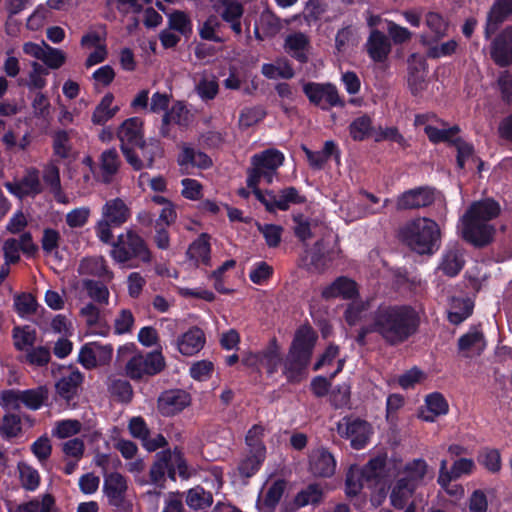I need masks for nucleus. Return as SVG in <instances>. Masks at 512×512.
Returning <instances> with one entry per match:
<instances>
[{
	"mask_svg": "<svg viewBox=\"0 0 512 512\" xmlns=\"http://www.w3.org/2000/svg\"><path fill=\"white\" fill-rule=\"evenodd\" d=\"M501 205L492 197L473 201L459 219L458 233L463 241L481 249L489 246L496 234L491 221L501 214Z\"/></svg>",
	"mask_w": 512,
	"mask_h": 512,
	"instance_id": "1",
	"label": "nucleus"
},
{
	"mask_svg": "<svg viewBox=\"0 0 512 512\" xmlns=\"http://www.w3.org/2000/svg\"><path fill=\"white\" fill-rule=\"evenodd\" d=\"M373 313L381 338L390 346L406 342L420 326L419 313L409 304L382 303Z\"/></svg>",
	"mask_w": 512,
	"mask_h": 512,
	"instance_id": "2",
	"label": "nucleus"
},
{
	"mask_svg": "<svg viewBox=\"0 0 512 512\" xmlns=\"http://www.w3.org/2000/svg\"><path fill=\"white\" fill-rule=\"evenodd\" d=\"M111 246L110 257L122 268L134 269L148 265L153 260V253L146 240L133 228H128L107 243Z\"/></svg>",
	"mask_w": 512,
	"mask_h": 512,
	"instance_id": "3",
	"label": "nucleus"
},
{
	"mask_svg": "<svg viewBox=\"0 0 512 512\" xmlns=\"http://www.w3.org/2000/svg\"><path fill=\"white\" fill-rule=\"evenodd\" d=\"M316 340L317 336L310 327L296 331L282 362V373L289 383H300L304 378Z\"/></svg>",
	"mask_w": 512,
	"mask_h": 512,
	"instance_id": "4",
	"label": "nucleus"
},
{
	"mask_svg": "<svg viewBox=\"0 0 512 512\" xmlns=\"http://www.w3.org/2000/svg\"><path fill=\"white\" fill-rule=\"evenodd\" d=\"M401 241L419 255H433L441 246V230L438 223L427 217L407 222L399 231Z\"/></svg>",
	"mask_w": 512,
	"mask_h": 512,
	"instance_id": "5",
	"label": "nucleus"
},
{
	"mask_svg": "<svg viewBox=\"0 0 512 512\" xmlns=\"http://www.w3.org/2000/svg\"><path fill=\"white\" fill-rule=\"evenodd\" d=\"M133 344L120 347L118 356L124 357L131 354L125 365L126 375L132 380H142L145 377L155 376L162 372L166 366L165 359L160 351L134 354Z\"/></svg>",
	"mask_w": 512,
	"mask_h": 512,
	"instance_id": "6",
	"label": "nucleus"
},
{
	"mask_svg": "<svg viewBox=\"0 0 512 512\" xmlns=\"http://www.w3.org/2000/svg\"><path fill=\"white\" fill-rule=\"evenodd\" d=\"M132 216L130 207L119 197L107 200L101 209V218L96 222L94 230L102 243H109L113 238V228L124 225Z\"/></svg>",
	"mask_w": 512,
	"mask_h": 512,
	"instance_id": "7",
	"label": "nucleus"
},
{
	"mask_svg": "<svg viewBox=\"0 0 512 512\" xmlns=\"http://www.w3.org/2000/svg\"><path fill=\"white\" fill-rule=\"evenodd\" d=\"M336 430L342 439L350 440V446L354 450L366 448L373 435L371 424L353 415L342 417L337 422Z\"/></svg>",
	"mask_w": 512,
	"mask_h": 512,
	"instance_id": "8",
	"label": "nucleus"
},
{
	"mask_svg": "<svg viewBox=\"0 0 512 512\" xmlns=\"http://www.w3.org/2000/svg\"><path fill=\"white\" fill-rule=\"evenodd\" d=\"M256 199L264 205L265 210L269 213H275L277 210L287 211L291 205H300L307 201L306 197L301 195L294 186L285 187L278 193L267 189L266 197L257 191Z\"/></svg>",
	"mask_w": 512,
	"mask_h": 512,
	"instance_id": "9",
	"label": "nucleus"
},
{
	"mask_svg": "<svg viewBox=\"0 0 512 512\" xmlns=\"http://www.w3.org/2000/svg\"><path fill=\"white\" fill-rule=\"evenodd\" d=\"M127 490V479L121 473L111 472L105 474L103 493L107 498L108 504L115 511L126 512L131 510L132 503L127 499Z\"/></svg>",
	"mask_w": 512,
	"mask_h": 512,
	"instance_id": "10",
	"label": "nucleus"
},
{
	"mask_svg": "<svg viewBox=\"0 0 512 512\" xmlns=\"http://www.w3.org/2000/svg\"><path fill=\"white\" fill-rule=\"evenodd\" d=\"M303 93L311 104L320 107L324 111L332 107L345 106L337 87L332 83L307 82L303 85Z\"/></svg>",
	"mask_w": 512,
	"mask_h": 512,
	"instance_id": "11",
	"label": "nucleus"
},
{
	"mask_svg": "<svg viewBox=\"0 0 512 512\" xmlns=\"http://www.w3.org/2000/svg\"><path fill=\"white\" fill-rule=\"evenodd\" d=\"M337 461L334 454L325 446H318L308 454V471L315 478H331L335 475Z\"/></svg>",
	"mask_w": 512,
	"mask_h": 512,
	"instance_id": "12",
	"label": "nucleus"
},
{
	"mask_svg": "<svg viewBox=\"0 0 512 512\" xmlns=\"http://www.w3.org/2000/svg\"><path fill=\"white\" fill-rule=\"evenodd\" d=\"M437 190L430 186H419L404 191L396 201L397 210H414L429 207L436 200Z\"/></svg>",
	"mask_w": 512,
	"mask_h": 512,
	"instance_id": "13",
	"label": "nucleus"
},
{
	"mask_svg": "<svg viewBox=\"0 0 512 512\" xmlns=\"http://www.w3.org/2000/svg\"><path fill=\"white\" fill-rule=\"evenodd\" d=\"M191 403V396L183 389H170L162 392L157 400L159 412L165 416H174L182 412Z\"/></svg>",
	"mask_w": 512,
	"mask_h": 512,
	"instance_id": "14",
	"label": "nucleus"
},
{
	"mask_svg": "<svg viewBox=\"0 0 512 512\" xmlns=\"http://www.w3.org/2000/svg\"><path fill=\"white\" fill-rule=\"evenodd\" d=\"M490 57L499 67L512 65V25L506 26L492 40Z\"/></svg>",
	"mask_w": 512,
	"mask_h": 512,
	"instance_id": "15",
	"label": "nucleus"
},
{
	"mask_svg": "<svg viewBox=\"0 0 512 512\" xmlns=\"http://www.w3.org/2000/svg\"><path fill=\"white\" fill-rule=\"evenodd\" d=\"M512 16V0H494L487 12L484 37L489 40L500 26Z\"/></svg>",
	"mask_w": 512,
	"mask_h": 512,
	"instance_id": "16",
	"label": "nucleus"
},
{
	"mask_svg": "<svg viewBox=\"0 0 512 512\" xmlns=\"http://www.w3.org/2000/svg\"><path fill=\"white\" fill-rule=\"evenodd\" d=\"M369 58L375 63L385 62L392 50L389 37L378 29H372L365 44Z\"/></svg>",
	"mask_w": 512,
	"mask_h": 512,
	"instance_id": "17",
	"label": "nucleus"
},
{
	"mask_svg": "<svg viewBox=\"0 0 512 512\" xmlns=\"http://www.w3.org/2000/svg\"><path fill=\"white\" fill-rule=\"evenodd\" d=\"M120 145L137 147L144 142L143 121L140 117L124 120L116 132Z\"/></svg>",
	"mask_w": 512,
	"mask_h": 512,
	"instance_id": "18",
	"label": "nucleus"
},
{
	"mask_svg": "<svg viewBox=\"0 0 512 512\" xmlns=\"http://www.w3.org/2000/svg\"><path fill=\"white\" fill-rule=\"evenodd\" d=\"M358 295L357 284L345 276L337 277L330 285L323 288L321 296L325 300L341 297L353 299Z\"/></svg>",
	"mask_w": 512,
	"mask_h": 512,
	"instance_id": "19",
	"label": "nucleus"
},
{
	"mask_svg": "<svg viewBox=\"0 0 512 512\" xmlns=\"http://www.w3.org/2000/svg\"><path fill=\"white\" fill-rule=\"evenodd\" d=\"M205 341L206 338L203 330L193 326L178 338V350L185 356H192L203 348Z\"/></svg>",
	"mask_w": 512,
	"mask_h": 512,
	"instance_id": "20",
	"label": "nucleus"
},
{
	"mask_svg": "<svg viewBox=\"0 0 512 512\" xmlns=\"http://www.w3.org/2000/svg\"><path fill=\"white\" fill-rule=\"evenodd\" d=\"M310 40L302 32H295L287 35L284 42L285 51L301 64L308 62V50Z\"/></svg>",
	"mask_w": 512,
	"mask_h": 512,
	"instance_id": "21",
	"label": "nucleus"
},
{
	"mask_svg": "<svg viewBox=\"0 0 512 512\" xmlns=\"http://www.w3.org/2000/svg\"><path fill=\"white\" fill-rule=\"evenodd\" d=\"M387 455L379 454L371 459L359 470L362 479L367 485L379 484L385 477Z\"/></svg>",
	"mask_w": 512,
	"mask_h": 512,
	"instance_id": "22",
	"label": "nucleus"
},
{
	"mask_svg": "<svg viewBox=\"0 0 512 512\" xmlns=\"http://www.w3.org/2000/svg\"><path fill=\"white\" fill-rule=\"evenodd\" d=\"M323 496L321 486L317 483H311L296 494L287 511L295 512L307 505H318L322 502Z\"/></svg>",
	"mask_w": 512,
	"mask_h": 512,
	"instance_id": "23",
	"label": "nucleus"
},
{
	"mask_svg": "<svg viewBox=\"0 0 512 512\" xmlns=\"http://www.w3.org/2000/svg\"><path fill=\"white\" fill-rule=\"evenodd\" d=\"M402 473L400 478L417 489L428 475L429 465L423 458H416L404 465Z\"/></svg>",
	"mask_w": 512,
	"mask_h": 512,
	"instance_id": "24",
	"label": "nucleus"
},
{
	"mask_svg": "<svg viewBox=\"0 0 512 512\" xmlns=\"http://www.w3.org/2000/svg\"><path fill=\"white\" fill-rule=\"evenodd\" d=\"M180 167L208 169L213 165L212 159L204 152L197 151L192 147L184 146L177 158Z\"/></svg>",
	"mask_w": 512,
	"mask_h": 512,
	"instance_id": "25",
	"label": "nucleus"
},
{
	"mask_svg": "<svg viewBox=\"0 0 512 512\" xmlns=\"http://www.w3.org/2000/svg\"><path fill=\"white\" fill-rule=\"evenodd\" d=\"M283 357L276 337L270 339L268 345L260 351V366L266 369L269 376L277 373L282 365Z\"/></svg>",
	"mask_w": 512,
	"mask_h": 512,
	"instance_id": "26",
	"label": "nucleus"
},
{
	"mask_svg": "<svg viewBox=\"0 0 512 512\" xmlns=\"http://www.w3.org/2000/svg\"><path fill=\"white\" fill-rule=\"evenodd\" d=\"M284 160V154L280 150L270 148L253 155L251 162L262 171L275 172L283 165Z\"/></svg>",
	"mask_w": 512,
	"mask_h": 512,
	"instance_id": "27",
	"label": "nucleus"
},
{
	"mask_svg": "<svg viewBox=\"0 0 512 512\" xmlns=\"http://www.w3.org/2000/svg\"><path fill=\"white\" fill-rule=\"evenodd\" d=\"M210 254V235L207 233H201L197 239L189 245L187 250L189 259L195 261L197 264L202 263L209 265L211 260Z\"/></svg>",
	"mask_w": 512,
	"mask_h": 512,
	"instance_id": "28",
	"label": "nucleus"
},
{
	"mask_svg": "<svg viewBox=\"0 0 512 512\" xmlns=\"http://www.w3.org/2000/svg\"><path fill=\"white\" fill-rule=\"evenodd\" d=\"M113 101L114 95L111 92L102 97L91 116L94 125L103 126L118 113L119 107L117 105L112 106Z\"/></svg>",
	"mask_w": 512,
	"mask_h": 512,
	"instance_id": "29",
	"label": "nucleus"
},
{
	"mask_svg": "<svg viewBox=\"0 0 512 512\" xmlns=\"http://www.w3.org/2000/svg\"><path fill=\"white\" fill-rule=\"evenodd\" d=\"M189 122V111L186 105L182 101H176L163 115L161 132L165 135V128L170 124L187 127Z\"/></svg>",
	"mask_w": 512,
	"mask_h": 512,
	"instance_id": "30",
	"label": "nucleus"
},
{
	"mask_svg": "<svg viewBox=\"0 0 512 512\" xmlns=\"http://www.w3.org/2000/svg\"><path fill=\"white\" fill-rule=\"evenodd\" d=\"M349 135L353 141L362 142L372 136L374 132L373 119L368 114H362L348 126Z\"/></svg>",
	"mask_w": 512,
	"mask_h": 512,
	"instance_id": "31",
	"label": "nucleus"
},
{
	"mask_svg": "<svg viewBox=\"0 0 512 512\" xmlns=\"http://www.w3.org/2000/svg\"><path fill=\"white\" fill-rule=\"evenodd\" d=\"M120 163V158L115 148L102 152L100 156V168L103 183L110 184L112 182L113 177L119 170Z\"/></svg>",
	"mask_w": 512,
	"mask_h": 512,
	"instance_id": "32",
	"label": "nucleus"
},
{
	"mask_svg": "<svg viewBox=\"0 0 512 512\" xmlns=\"http://www.w3.org/2000/svg\"><path fill=\"white\" fill-rule=\"evenodd\" d=\"M83 375L80 371H72L68 376L62 377L55 385L57 393L65 400H72L76 394L78 387L83 382Z\"/></svg>",
	"mask_w": 512,
	"mask_h": 512,
	"instance_id": "33",
	"label": "nucleus"
},
{
	"mask_svg": "<svg viewBox=\"0 0 512 512\" xmlns=\"http://www.w3.org/2000/svg\"><path fill=\"white\" fill-rule=\"evenodd\" d=\"M265 429L261 424H254L245 435V444L248 453L265 456L267 448L264 443Z\"/></svg>",
	"mask_w": 512,
	"mask_h": 512,
	"instance_id": "34",
	"label": "nucleus"
},
{
	"mask_svg": "<svg viewBox=\"0 0 512 512\" xmlns=\"http://www.w3.org/2000/svg\"><path fill=\"white\" fill-rule=\"evenodd\" d=\"M416 488L398 478L390 493L391 505L398 510H402L407 505L409 499L416 492Z\"/></svg>",
	"mask_w": 512,
	"mask_h": 512,
	"instance_id": "35",
	"label": "nucleus"
},
{
	"mask_svg": "<svg viewBox=\"0 0 512 512\" xmlns=\"http://www.w3.org/2000/svg\"><path fill=\"white\" fill-rule=\"evenodd\" d=\"M474 303L469 298H454L451 309L448 312V320L454 325H459L473 313Z\"/></svg>",
	"mask_w": 512,
	"mask_h": 512,
	"instance_id": "36",
	"label": "nucleus"
},
{
	"mask_svg": "<svg viewBox=\"0 0 512 512\" xmlns=\"http://www.w3.org/2000/svg\"><path fill=\"white\" fill-rule=\"evenodd\" d=\"M21 394L23 405L33 411L39 410L43 405H46L49 399V389L45 385L22 390Z\"/></svg>",
	"mask_w": 512,
	"mask_h": 512,
	"instance_id": "37",
	"label": "nucleus"
},
{
	"mask_svg": "<svg viewBox=\"0 0 512 512\" xmlns=\"http://www.w3.org/2000/svg\"><path fill=\"white\" fill-rule=\"evenodd\" d=\"M457 346L460 352L468 351L474 347H479L482 351L485 348V337L480 325L471 326L467 333L460 336Z\"/></svg>",
	"mask_w": 512,
	"mask_h": 512,
	"instance_id": "38",
	"label": "nucleus"
},
{
	"mask_svg": "<svg viewBox=\"0 0 512 512\" xmlns=\"http://www.w3.org/2000/svg\"><path fill=\"white\" fill-rule=\"evenodd\" d=\"M13 344L17 351H24L27 347H32L37 340V333L29 325L15 326L12 329Z\"/></svg>",
	"mask_w": 512,
	"mask_h": 512,
	"instance_id": "39",
	"label": "nucleus"
},
{
	"mask_svg": "<svg viewBox=\"0 0 512 512\" xmlns=\"http://www.w3.org/2000/svg\"><path fill=\"white\" fill-rule=\"evenodd\" d=\"M108 392L114 400L120 403L128 404L133 398V388L130 382L122 378L112 379L108 384Z\"/></svg>",
	"mask_w": 512,
	"mask_h": 512,
	"instance_id": "40",
	"label": "nucleus"
},
{
	"mask_svg": "<svg viewBox=\"0 0 512 512\" xmlns=\"http://www.w3.org/2000/svg\"><path fill=\"white\" fill-rule=\"evenodd\" d=\"M373 133L374 141L377 143L391 141L396 143L402 150H406L411 146L409 141L400 133L396 126L385 128L379 126Z\"/></svg>",
	"mask_w": 512,
	"mask_h": 512,
	"instance_id": "41",
	"label": "nucleus"
},
{
	"mask_svg": "<svg viewBox=\"0 0 512 512\" xmlns=\"http://www.w3.org/2000/svg\"><path fill=\"white\" fill-rule=\"evenodd\" d=\"M464 264L465 261L457 250H449L443 255L439 268L446 276L455 277L463 269Z\"/></svg>",
	"mask_w": 512,
	"mask_h": 512,
	"instance_id": "42",
	"label": "nucleus"
},
{
	"mask_svg": "<svg viewBox=\"0 0 512 512\" xmlns=\"http://www.w3.org/2000/svg\"><path fill=\"white\" fill-rule=\"evenodd\" d=\"M186 503L194 510H203L212 505L213 495L203 487L196 486L188 491Z\"/></svg>",
	"mask_w": 512,
	"mask_h": 512,
	"instance_id": "43",
	"label": "nucleus"
},
{
	"mask_svg": "<svg viewBox=\"0 0 512 512\" xmlns=\"http://www.w3.org/2000/svg\"><path fill=\"white\" fill-rule=\"evenodd\" d=\"M19 480L26 491H35L40 485V474L37 469L25 462L17 464Z\"/></svg>",
	"mask_w": 512,
	"mask_h": 512,
	"instance_id": "44",
	"label": "nucleus"
},
{
	"mask_svg": "<svg viewBox=\"0 0 512 512\" xmlns=\"http://www.w3.org/2000/svg\"><path fill=\"white\" fill-rule=\"evenodd\" d=\"M477 461L492 474L499 473L502 468L501 454L496 448H483L478 454Z\"/></svg>",
	"mask_w": 512,
	"mask_h": 512,
	"instance_id": "45",
	"label": "nucleus"
},
{
	"mask_svg": "<svg viewBox=\"0 0 512 512\" xmlns=\"http://www.w3.org/2000/svg\"><path fill=\"white\" fill-rule=\"evenodd\" d=\"M173 459L170 449H165L156 454V461L152 464L149 476L153 484H158L164 480L168 463Z\"/></svg>",
	"mask_w": 512,
	"mask_h": 512,
	"instance_id": "46",
	"label": "nucleus"
},
{
	"mask_svg": "<svg viewBox=\"0 0 512 512\" xmlns=\"http://www.w3.org/2000/svg\"><path fill=\"white\" fill-rule=\"evenodd\" d=\"M168 28L187 38L192 34V21L186 12L174 10L168 15Z\"/></svg>",
	"mask_w": 512,
	"mask_h": 512,
	"instance_id": "47",
	"label": "nucleus"
},
{
	"mask_svg": "<svg viewBox=\"0 0 512 512\" xmlns=\"http://www.w3.org/2000/svg\"><path fill=\"white\" fill-rule=\"evenodd\" d=\"M425 403L429 412L433 416H423V419L428 422H433L435 416L446 415L449 411V405L445 397L439 392H433L426 396Z\"/></svg>",
	"mask_w": 512,
	"mask_h": 512,
	"instance_id": "48",
	"label": "nucleus"
},
{
	"mask_svg": "<svg viewBox=\"0 0 512 512\" xmlns=\"http://www.w3.org/2000/svg\"><path fill=\"white\" fill-rule=\"evenodd\" d=\"M424 132L431 143L438 144L443 142L452 146V141L455 139L453 136L460 132V128L458 125H453L448 129H439L431 125H426Z\"/></svg>",
	"mask_w": 512,
	"mask_h": 512,
	"instance_id": "49",
	"label": "nucleus"
},
{
	"mask_svg": "<svg viewBox=\"0 0 512 512\" xmlns=\"http://www.w3.org/2000/svg\"><path fill=\"white\" fill-rule=\"evenodd\" d=\"M266 457L248 453L240 460L237 466L239 475L242 478L253 477L262 467Z\"/></svg>",
	"mask_w": 512,
	"mask_h": 512,
	"instance_id": "50",
	"label": "nucleus"
},
{
	"mask_svg": "<svg viewBox=\"0 0 512 512\" xmlns=\"http://www.w3.org/2000/svg\"><path fill=\"white\" fill-rule=\"evenodd\" d=\"M221 26L222 23L216 15H209L206 18V20L202 23V25L199 27L200 38L215 43H223L224 39L216 33V31L220 29Z\"/></svg>",
	"mask_w": 512,
	"mask_h": 512,
	"instance_id": "51",
	"label": "nucleus"
},
{
	"mask_svg": "<svg viewBox=\"0 0 512 512\" xmlns=\"http://www.w3.org/2000/svg\"><path fill=\"white\" fill-rule=\"evenodd\" d=\"M218 7H221L222 10L217 11L221 17V20L224 22H232L235 19H242L244 14V6L238 0H219Z\"/></svg>",
	"mask_w": 512,
	"mask_h": 512,
	"instance_id": "52",
	"label": "nucleus"
},
{
	"mask_svg": "<svg viewBox=\"0 0 512 512\" xmlns=\"http://www.w3.org/2000/svg\"><path fill=\"white\" fill-rule=\"evenodd\" d=\"M39 170L35 167L26 169L25 175L20 179L22 189L28 196H36L42 193L43 188L40 182Z\"/></svg>",
	"mask_w": 512,
	"mask_h": 512,
	"instance_id": "53",
	"label": "nucleus"
},
{
	"mask_svg": "<svg viewBox=\"0 0 512 512\" xmlns=\"http://www.w3.org/2000/svg\"><path fill=\"white\" fill-rule=\"evenodd\" d=\"M83 287L88 296L99 304L107 305L109 303V290L107 286L98 280L87 279L83 282Z\"/></svg>",
	"mask_w": 512,
	"mask_h": 512,
	"instance_id": "54",
	"label": "nucleus"
},
{
	"mask_svg": "<svg viewBox=\"0 0 512 512\" xmlns=\"http://www.w3.org/2000/svg\"><path fill=\"white\" fill-rule=\"evenodd\" d=\"M22 431L21 418L17 414L8 413L2 418L0 436L5 440L17 437Z\"/></svg>",
	"mask_w": 512,
	"mask_h": 512,
	"instance_id": "55",
	"label": "nucleus"
},
{
	"mask_svg": "<svg viewBox=\"0 0 512 512\" xmlns=\"http://www.w3.org/2000/svg\"><path fill=\"white\" fill-rule=\"evenodd\" d=\"M452 146H454L457 150L456 163L459 169L462 170L465 168V162L467 160L471 159L474 161L475 159H478V157L475 155L473 144L465 141L461 137H456L452 141Z\"/></svg>",
	"mask_w": 512,
	"mask_h": 512,
	"instance_id": "56",
	"label": "nucleus"
},
{
	"mask_svg": "<svg viewBox=\"0 0 512 512\" xmlns=\"http://www.w3.org/2000/svg\"><path fill=\"white\" fill-rule=\"evenodd\" d=\"M61 242L60 232L54 228H45L41 239V246L46 255L53 254L56 258L59 256L58 248Z\"/></svg>",
	"mask_w": 512,
	"mask_h": 512,
	"instance_id": "57",
	"label": "nucleus"
},
{
	"mask_svg": "<svg viewBox=\"0 0 512 512\" xmlns=\"http://www.w3.org/2000/svg\"><path fill=\"white\" fill-rule=\"evenodd\" d=\"M286 489V481L284 479L275 480L267 489V492L263 499V505L274 510L279 504Z\"/></svg>",
	"mask_w": 512,
	"mask_h": 512,
	"instance_id": "58",
	"label": "nucleus"
},
{
	"mask_svg": "<svg viewBox=\"0 0 512 512\" xmlns=\"http://www.w3.org/2000/svg\"><path fill=\"white\" fill-rule=\"evenodd\" d=\"M81 422L77 419H65L55 423L52 436L65 439L78 434L81 431Z\"/></svg>",
	"mask_w": 512,
	"mask_h": 512,
	"instance_id": "59",
	"label": "nucleus"
},
{
	"mask_svg": "<svg viewBox=\"0 0 512 512\" xmlns=\"http://www.w3.org/2000/svg\"><path fill=\"white\" fill-rule=\"evenodd\" d=\"M427 27L432 31L435 41L442 39L447 34L448 23L438 12H428L425 17Z\"/></svg>",
	"mask_w": 512,
	"mask_h": 512,
	"instance_id": "60",
	"label": "nucleus"
},
{
	"mask_svg": "<svg viewBox=\"0 0 512 512\" xmlns=\"http://www.w3.org/2000/svg\"><path fill=\"white\" fill-rule=\"evenodd\" d=\"M14 309L20 317H25L36 312L37 301L30 293H21L14 298Z\"/></svg>",
	"mask_w": 512,
	"mask_h": 512,
	"instance_id": "61",
	"label": "nucleus"
},
{
	"mask_svg": "<svg viewBox=\"0 0 512 512\" xmlns=\"http://www.w3.org/2000/svg\"><path fill=\"white\" fill-rule=\"evenodd\" d=\"M266 117V112L261 107L244 108L239 116V126L243 129L250 128L261 122Z\"/></svg>",
	"mask_w": 512,
	"mask_h": 512,
	"instance_id": "62",
	"label": "nucleus"
},
{
	"mask_svg": "<svg viewBox=\"0 0 512 512\" xmlns=\"http://www.w3.org/2000/svg\"><path fill=\"white\" fill-rule=\"evenodd\" d=\"M259 24L263 30V33L270 37L275 36L282 27L279 17L269 9L264 10L260 14Z\"/></svg>",
	"mask_w": 512,
	"mask_h": 512,
	"instance_id": "63",
	"label": "nucleus"
},
{
	"mask_svg": "<svg viewBox=\"0 0 512 512\" xmlns=\"http://www.w3.org/2000/svg\"><path fill=\"white\" fill-rule=\"evenodd\" d=\"M26 512H54L55 498L52 494L46 493L41 501L33 498L25 502Z\"/></svg>",
	"mask_w": 512,
	"mask_h": 512,
	"instance_id": "64",
	"label": "nucleus"
}]
</instances>
